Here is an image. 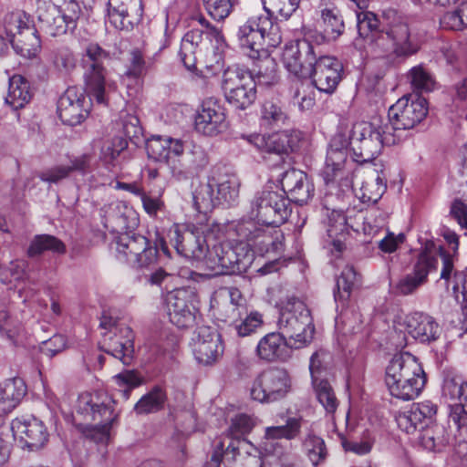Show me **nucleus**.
I'll list each match as a JSON object with an SVG mask.
<instances>
[{"label":"nucleus","mask_w":467,"mask_h":467,"mask_svg":"<svg viewBox=\"0 0 467 467\" xmlns=\"http://www.w3.org/2000/svg\"><path fill=\"white\" fill-rule=\"evenodd\" d=\"M36 16L42 29L56 36L76 28L81 7L76 0H37Z\"/></svg>","instance_id":"nucleus-7"},{"label":"nucleus","mask_w":467,"mask_h":467,"mask_svg":"<svg viewBox=\"0 0 467 467\" xmlns=\"http://www.w3.org/2000/svg\"><path fill=\"white\" fill-rule=\"evenodd\" d=\"M409 78L412 87L418 91L430 92L434 88L433 77L422 66L413 67L409 72Z\"/></svg>","instance_id":"nucleus-51"},{"label":"nucleus","mask_w":467,"mask_h":467,"mask_svg":"<svg viewBox=\"0 0 467 467\" xmlns=\"http://www.w3.org/2000/svg\"><path fill=\"white\" fill-rule=\"evenodd\" d=\"M282 192L288 196L289 202L299 205L306 203L313 196L314 186L302 171L291 169L283 173Z\"/></svg>","instance_id":"nucleus-31"},{"label":"nucleus","mask_w":467,"mask_h":467,"mask_svg":"<svg viewBox=\"0 0 467 467\" xmlns=\"http://www.w3.org/2000/svg\"><path fill=\"white\" fill-rule=\"evenodd\" d=\"M146 150L150 159L167 163L172 176L178 180L186 178L188 170L196 169L204 164L203 160L199 162L193 161L190 165H183L179 160H175L184 151L183 142L179 139L152 136L147 140Z\"/></svg>","instance_id":"nucleus-16"},{"label":"nucleus","mask_w":467,"mask_h":467,"mask_svg":"<svg viewBox=\"0 0 467 467\" xmlns=\"http://www.w3.org/2000/svg\"><path fill=\"white\" fill-rule=\"evenodd\" d=\"M425 383L426 377L420 363L408 352L394 355L385 368V384L390 395L397 399L414 400Z\"/></svg>","instance_id":"nucleus-3"},{"label":"nucleus","mask_w":467,"mask_h":467,"mask_svg":"<svg viewBox=\"0 0 467 467\" xmlns=\"http://www.w3.org/2000/svg\"><path fill=\"white\" fill-rule=\"evenodd\" d=\"M301 422L296 418H288L285 425L266 427L265 431V446L274 447L276 440H293L300 433Z\"/></svg>","instance_id":"nucleus-37"},{"label":"nucleus","mask_w":467,"mask_h":467,"mask_svg":"<svg viewBox=\"0 0 467 467\" xmlns=\"http://www.w3.org/2000/svg\"><path fill=\"white\" fill-rule=\"evenodd\" d=\"M31 99L28 82L20 75L12 77L9 80L8 92L5 101L14 109L23 108Z\"/></svg>","instance_id":"nucleus-38"},{"label":"nucleus","mask_w":467,"mask_h":467,"mask_svg":"<svg viewBox=\"0 0 467 467\" xmlns=\"http://www.w3.org/2000/svg\"><path fill=\"white\" fill-rule=\"evenodd\" d=\"M438 266L437 250L433 244H426L425 248L418 254L412 270L400 279L396 285V291L402 296L413 294L420 286L428 281V275L436 271Z\"/></svg>","instance_id":"nucleus-20"},{"label":"nucleus","mask_w":467,"mask_h":467,"mask_svg":"<svg viewBox=\"0 0 467 467\" xmlns=\"http://www.w3.org/2000/svg\"><path fill=\"white\" fill-rule=\"evenodd\" d=\"M404 326L407 333L421 343L437 340L441 332L439 324L432 317L420 312L407 316Z\"/></svg>","instance_id":"nucleus-33"},{"label":"nucleus","mask_w":467,"mask_h":467,"mask_svg":"<svg viewBox=\"0 0 467 467\" xmlns=\"http://www.w3.org/2000/svg\"><path fill=\"white\" fill-rule=\"evenodd\" d=\"M130 62L126 74L133 78L142 76L152 66V61L150 58L144 59L141 52L138 49L131 51Z\"/></svg>","instance_id":"nucleus-59"},{"label":"nucleus","mask_w":467,"mask_h":467,"mask_svg":"<svg viewBox=\"0 0 467 467\" xmlns=\"http://www.w3.org/2000/svg\"><path fill=\"white\" fill-rule=\"evenodd\" d=\"M192 351L198 363L210 366L223 356L224 347L221 335L211 327H199L192 338Z\"/></svg>","instance_id":"nucleus-22"},{"label":"nucleus","mask_w":467,"mask_h":467,"mask_svg":"<svg viewBox=\"0 0 467 467\" xmlns=\"http://www.w3.org/2000/svg\"><path fill=\"white\" fill-rule=\"evenodd\" d=\"M70 171L67 165H55L50 167L38 174L39 179L42 182L48 183H57L60 181L69 177Z\"/></svg>","instance_id":"nucleus-63"},{"label":"nucleus","mask_w":467,"mask_h":467,"mask_svg":"<svg viewBox=\"0 0 467 467\" xmlns=\"http://www.w3.org/2000/svg\"><path fill=\"white\" fill-rule=\"evenodd\" d=\"M243 138L260 151L278 155L287 154L290 150H294L297 142V136L289 131L275 132L272 134L253 133L244 135Z\"/></svg>","instance_id":"nucleus-30"},{"label":"nucleus","mask_w":467,"mask_h":467,"mask_svg":"<svg viewBox=\"0 0 467 467\" xmlns=\"http://www.w3.org/2000/svg\"><path fill=\"white\" fill-rule=\"evenodd\" d=\"M99 326L106 330L102 333L101 349L129 365L134 352V336L130 327L106 315L102 316Z\"/></svg>","instance_id":"nucleus-15"},{"label":"nucleus","mask_w":467,"mask_h":467,"mask_svg":"<svg viewBox=\"0 0 467 467\" xmlns=\"http://www.w3.org/2000/svg\"><path fill=\"white\" fill-rule=\"evenodd\" d=\"M109 58V53L96 43H89L83 54L85 67L84 79L86 92L90 99L99 104H106V69L104 61Z\"/></svg>","instance_id":"nucleus-17"},{"label":"nucleus","mask_w":467,"mask_h":467,"mask_svg":"<svg viewBox=\"0 0 467 467\" xmlns=\"http://www.w3.org/2000/svg\"><path fill=\"white\" fill-rule=\"evenodd\" d=\"M348 140L353 152V160L363 163L373 161L380 153L383 145H394L400 138V135L389 131V126L382 128L370 122L360 121L353 125Z\"/></svg>","instance_id":"nucleus-5"},{"label":"nucleus","mask_w":467,"mask_h":467,"mask_svg":"<svg viewBox=\"0 0 467 467\" xmlns=\"http://www.w3.org/2000/svg\"><path fill=\"white\" fill-rule=\"evenodd\" d=\"M291 389L292 381L287 370L271 367L255 376L250 388V396L255 401L268 404L284 400Z\"/></svg>","instance_id":"nucleus-12"},{"label":"nucleus","mask_w":467,"mask_h":467,"mask_svg":"<svg viewBox=\"0 0 467 467\" xmlns=\"http://www.w3.org/2000/svg\"><path fill=\"white\" fill-rule=\"evenodd\" d=\"M287 113L282 102L277 99H265L261 106L260 120L266 127L279 126L285 123Z\"/></svg>","instance_id":"nucleus-39"},{"label":"nucleus","mask_w":467,"mask_h":467,"mask_svg":"<svg viewBox=\"0 0 467 467\" xmlns=\"http://www.w3.org/2000/svg\"><path fill=\"white\" fill-rule=\"evenodd\" d=\"M289 346L285 336L279 332H271L263 337L256 347L259 358L274 362L286 358V348Z\"/></svg>","instance_id":"nucleus-34"},{"label":"nucleus","mask_w":467,"mask_h":467,"mask_svg":"<svg viewBox=\"0 0 467 467\" xmlns=\"http://www.w3.org/2000/svg\"><path fill=\"white\" fill-rule=\"evenodd\" d=\"M348 140L342 132L336 133L328 145L322 176L327 184L336 182L344 173V166L348 159Z\"/></svg>","instance_id":"nucleus-25"},{"label":"nucleus","mask_w":467,"mask_h":467,"mask_svg":"<svg viewBox=\"0 0 467 467\" xmlns=\"http://www.w3.org/2000/svg\"><path fill=\"white\" fill-rule=\"evenodd\" d=\"M358 273L352 265H346L337 280V291L334 292L335 300L346 302L358 281Z\"/></svg>","instance_id":"nucleus-45"},{"label":"nucleus","mask_w":467,"mask_h":467,"mask_svg":"<svg viewBox=\"0 0 467 467\" xmlns=\"http://www.w3.org/2000/svg\"><path fill=\"white\" fill-rule=\"evenodd\" d=\"M307 456L314 465L323 462L327 454L325 441L316 435H308L305 441Z\"/></svg>","instance_id":"nucleus-54"},{"label":"nucleus","mask_w":467,"mask_h":467,"mask_svg":"<svg viewBox=\"0 0 467 467\" xmlns=\"http://www.w3.org/2000/svg\"><path fill=\"white\" fill-rule=\"evenodd\" d=\"M254 259V253L243 239L213 244L208 252L206 265L216 274L234 275L246 272Z\"/></svg>","instance_id":"nucleus-8"},{"label":"nucleus","mask_w":467,"mask_h":467,"mask_svg":"<svg viewBox=\"0 0 467 467\" xmlns=\"http://www.w3.org/2000/svg\"><path fill=\"white\" fill-rule=\"evenodd\" d=\"M113 379L125 400L129 399L130 390L141 383L140 378L133 370H125Z\"/></svg>","instance_id":"nucleus-57"},{"label":"nucleus","mask_w":467,"mask_h":467,"mask_svg":"<svg viewBox=\"0 0 467 467\" xmlns=\"http://www.w3.org/2000/svg\"><path fill=\"white\" fill-rule=\"evenodd\" d=\"M294 99L301 110L311 109L316 103L315 92L311 84L297 83L294 94Z\"/></svg>","instance_id":"nucleus-56"},{"label":"nucleus","mask_w":467,"mask_h":467,"mask_svg":"<svg viewBox=\"0 0 467 467\" xmlns=\"http://www.w3.org/2000/svg\"><path fill=\"white\" fill-rule=\"evenodd\" d=\"M228 128L223 106L215 98H207L202 102L195 118V129L210 137L217 136Z\"/></svg>","instance_id":"nucleus-23"},{"label":"nucleus","mask_w":467,"mask_h":467,"mask_svg":"<svg viewBox=\"0 0 467 467\" xmlns=\"http://www.w3.org/2000/svg\"><path fill=\"white\" fill-rule=\"evenodd\" d=\"M94 156L91 153H83L78 156H75L69 160L70 174L72 172H78L81 175H87L91 171L94 163Z\"/></svg>","instance_id":"nucleus-62"},{"label":"nucleus","mask_w":467,"mask_h":467,"mask_svg":"<svg viewBox=\"0 0 467 467\" xmlns=\"http://www.w3.org/2000/svg\"><path fill=\"white\" fill-rule=\"evenodd\" d=\"M85 97L78 93L74 88H69L60 97L57 103V112L61 121L67 125L81 123L88 114V108L84 107Z\"/></svg>","instance_id":"nucleus-32"},{"label":"nucleus","mask_w":467,"mask_h":467,"mask_svg":"<svg viewBox=\"0 0 467 467\" xmlns=\"http://www.w3.org/2000/svg\"><path fill=\"white\" fill-rule=\"evenodd\" d=\"M437 411V404L431 400H422L413 403L407 412L399 414L396 421L400 430L412 433L435 424Z\"/></svg>","instance_id":"nucleus-28"},{"label":"nucleus","mask_w":467,"mask_h":467,"mask_svg":"<svg viewBox=\"0 0 467 467\" xmlns=\"http://www.w3.org/2000/svg\"><path fill=\"white\" fill-rule=\"evenodd\" d=\"M4 26L16 54L26 57H36L41 49V41L31 16L22 10L5 15Z\"/></svg>","instance_id":"nucleus-9"},{"label":"nucleus","mask_w":467,"mask_h":467,"mask_svg":"<svg viewBox=\"0 0 467 467\" xmlns=\"http://www.w3.org/2000/svg\"><path fill=\"white\" fill-rule=\"evenodd\" d=\"M386 190V181L379 174H376V176L362 183L360 198L363 202L376 203L382 197Z\"/></svg>","instance_id":"nucleus-48"},{"label":"nucleus","mask_w":467,"mask_h":467,"mask_svg":"<svg viewBox=\"0 0 467 467\" xmlns=\"http://www.w3.org/2000/svg\"><path fill=\"white\" fill-rule=\"evenodd\" d=\"M26 393V384L20 378H13L1 382L0 416L14 410ZM3 436L4 431L0 429V463L5 462L9 455V441Z\"/></svg>","instance_id":"nucleus-24"},{"label":"nucleus","mask_w":467,"mask_h":467,"mask_svg":"<svg viewBox=\"0 0 467 467\" xmlns=\"http://www.w3.org/2000/svg\"><path fill=\"white\" fill-rule=\"evenodd\" d=\"M202 41V31L192 29L182 39L180 55L184 66L188 68L195 64V54Z\"/></svg>","instance_id":"nucleus-44"},{"label":"nucleus","mask_w":467,"mask_h":467,"mask_svg":"<svg viewBox=\"0 0 467 467\" xmlns=\"http://www.w3.org/2000/svg\"><path fill=\"white\" fill-rule=\"evenodd\" d=\"M264 9L270 17L276 14L285 19L289 18L299 7L300 0H262Z\"/></svg>","instance_id":"nucleus-50"},{"label":"nucleus","mask_w":467,"mask_h":467,"mask_svg":"<svg viewBox=\"0 0 467 467\" xmlns=\"http://www.w3.org/2000/svg\"><path fill=\"white\" fill-rule=\"evenodd\" d=\"M285 67L298 78H312L320 92L332 94L341 80L342 64L334 57H317L314 46L306 39L285 45L282 53Z\"/></svg>","instance_id":"nucleus-2"},{"label":"nucleus","mask_w":467,"mask_h":467,"mask_svg":"<svg viewBox=\"0 0 467 467\" xmlns=\"http://www.w3.org/2000/svg\"><path fill=\"white\" fill-rule=\"evenodd\" d=\"M279 331L288 337L290 348H302L311 342L314 326L306 304L295 296L282 303L278 318Z\"/></svg>","instance_id":"nucleus-6"},{"label":"nucleus","mask_w":467,"mask_h":467,"mask_svg":"<svg viewBox=\"0 0 467 467\" xmlns=\"http://www.w3.org/2000/svg\"><path fill=\"white\" fill-rule=\"evenodd\" d=\"M109 21L119 30H131L142 16L140 0H109Z\"/></svg>","instance_id":"nucleus-29"},{"label":"nucleus","mask_w":467,"mask_h":467,"mask_svg":"<svg viewBox=\"0 0 467 467\" xmlns=\"http://www.w3.org/2000/svg\"><path fill=\"white\" fill-rule=\"evenodd\" d=\"M110 400H101L99 395L83 393L78 399L75 421L83 433L103 442L109 439V429L116 419Z\"/></svg>","instance_id":"nucleus-4"},{"label":"nucleus","mask_w":467,"mask_h":467,"mask_svg":"<svg viewBox=\"0 0 467 467\" xmlns=\"http://www.w3.org/2000/svg\"><path fill=\"white\" fill-rule=\"evenodd\" d=\"M256 73V86L271 87L278 83L277 65L274 58L265 57L260 60Z\"/></svg>","instance_id":"nucleus-49"},{"label":"nucleus","mask_w":467,"mask_h":467,"mask_svg":"<svg viewBox=\"0 0 467 467\" xmlns=\"http://www.w3.org/2000/svg\"><path fill=\"white\" fill-rule=\"evenodd\" d=\"M292 212L287 195L282 191L265 189L251 202L250 219L265 225L279 226Z\"/></svg>","instance_id":"nucleus-11"},{"label":"nucleus","mask_w":467,"mask_h":467,"mask_svg":"<svg viewBox=\"0 0 467 467\" xmlns=\"http://www.w3.org/2000/svg\"><path fill=\"white\" fill-rule=\"evenodd\" d=\"M222 89L226 101L238 109H245L256 99V81L240 67H228L223 73Z\"/></svg>","instance_id":"nucleus-14"},{"label":"nucleus","mask_w":467,"mask_h":467,"mask_svg":"<svg viewBox=\"0 0 467 467\" xmlns=\"http://www.w3.org/2000/svg\"><path fill=\"white\" fill-rule=\"evenodd\" d=\"M450 406L449 421L452 422L459 431H467V407L462 402Z\"/></svg>","instance_id":"nucleus-64"},{"label":"nucleus","mask_w":467,"mask_h":467,"mask_svg":"<svg viewBox=\"0 0 467 467\" xmlns=\"http://www.w3.org/2000/svg\"><path fill=\"white\" fill-rule=\"evenodd\" d=\"M391 20L379 29V21L372 12L361 11L357 14L359 36L368 37L369 47L378 57L393 59H407L420 49L419 35L401 17L393 12L388 14Z\"/></svg>","instance_id":"nucleus-1"},{"label":"nucleus","mask_w":467,"mask_h":467,"mask_svg":"<svg viewBox=\"0 0 467 467\" xmlns=\"http://www.w3.org/2000/svg\"><path fill=\"white\" fill-rule=\"evenodd\" d=\"M236 36L240 47L247 50L252 58L259 57L266 38L269 46H276L281 41L278 27L268 15L249 17L239 26Z\"/></svg>","instance_id":"nucleus-10"},{"label":"nucleus","mask_w":467,"mask_h":467,"mask_svg":"<svg viewBox=\"0 0 467 467\" xmlns=\"http://www.w3.org/2000/svg\"><path fill=\"white\" fill-rule=\"evenodd\" d=\"M263 316L257 311H248L245 309V314L240 317L233 325L236 333L240 337H247L254 333L257 328L263 325Z\"/></svg>","instance_id":"nucleus-46"},{"label":"nucleus","mask_w":467,"mask_h":467,"mask_svg":"<svg viewBox=\"0 0 467 467\" xmlns=\"http://www.w3.org/2000/svg\"><path fill=\"white\" fill-rule=\"evenodd\" d=\"M236 3L237 0H203L207 13L216 21L225 19Z\"/></svg>","instance_id":"nucleus-53"},{"label":"nucleus","mask_w":467,"mask_h":467,"mask_svg":"<svg viewBox=\"0 0 467 467\" xmlns=\"http://www.w3.org/2000/svg\"><path fill=\"white\" fill-rule=\"evenodd\" d=\"M170 321L179 328H187L195 322L197 295L194 288L182 287L167 296Z\"/></svg>","instance_id":"nucleus-21"},{"label":"nucleus","mask_w":467,"mask_h":467,"mask_svg":"<svg viewBox=\"0 0 467 467\" xmlns=\"http://www.w3.org/2000/svg\"><path fill=\"white\" fill-rule=\"evenodd\" d=\"M419 431L420 443L428 451H439L448 442L446 431L441 425L435 423Z\"/></svg>","instance_id":"nucleus-42"},{"label":"nucleus","mask_w":467,"mask_h":467,"mask_svg":"<svg viewBox=\"0 0 467 467\" xmlns=\"http://www.w3.org/2000/svg\"><path fill=\"white\" fill-rule=\"evenodd\" d=\"M254 426V421L252 417L246 414H239L232 420L229 431L234 438L239 439L241 436L248 434Z\"/></svg>","instance_id":"nucleus-61"},{"label":"nucleus","mask_w":467,"mask_h":467,"mask_svg":"<svg viewBox=\"0 0 467 467\" xmlns=\"http://www.w3.org/2000/svg\"><path fill=\"white\" fill-rule=\"evenodd\" d=\"M121 205L118 202L110 203L103 208L105 213V227L112 232H119L125 228L126 219L120 213Z\"/></svg>","instance_id":"nucleus-55"},{"label":"nucleus","mask_w":467,"mask_h":467,"mask_svg":"<svg viewBox=\"0 0 467 467\" xmlns=\"http://www.w3.org/2000/svg\"><path fill=\"white\" fill-rule=\"evenodd\" d=\"M128 147V140L122 136H115L104 143L101 154L106 162H113Z\"/></svg>","instance_id":"nucleus-58"},{"label":"nucleus","mask_w":467,"mask_h":467,"mask_svg":"<svg viewBox=\"0 0 467 467\" xmlns=\"http://www.w3.org/2000/svg\"><path fill=\"white\" fill-rule=\"evenodd\" d=\"M316 394L318 401L322 404L327 413H334L337 408L338 401L335 393L327 380H321L315 384Z\"/></svg>","instance_id":"nucleus-52"},{"label":"nucleus","mask_w":467,"mask_h":467,"mask_svg":"<svg viewBox=\"0 0 467 467\" xmlns=\"http://www.w3.org/2000/svg\"><path fill=\"white\" fill-rule=\"evenodd\" d=\"M320 13L324 36L327 40H336L345 28L339 10L337 7H325Z\"/></svg>","instance_id":"nucleus-40"},{"label":"nucleus","mask_w":467,"mask_h":467,"mask_svg":"<svg viewBox=\"0 0 467 467\" xmlns=\"http://www.w3.org/2000/svg\"><path fill=\"white\" fill-rule=\"evenodd\" d=\"M116 251L119 260L136 267H148L157 261V248L140 234H121L116 240Z\"/></svg>","instance_id":"nucleus-19"},{"label":"nucleus","mask_w":467,"mask_h":467,"mask_svg":"<svg viewBox=\"0 0 467 467\" xmlns=\"http://www.w3.org/2000/svg\"><path fill=\"white\" fill-rule=\"evenodd\" d=\"M45 252L64 254L67 252L65 244L57 237L51 234H36L30 241L26 250V255L35 258Z\"/></svg>","instance_id":"nucleus-36"},{"label":"nucleus","mask_w":467,"mask_h":467,"mask_svg":"<svg viewBox=\"0 0 467 467\" xmlns=\"http://www.w3.org/2000/svg\"><path fill=\"white\" fill-rule=\"evenodd\" d=\"M53 63L56 68L62 73H69L76 67L75 56L67 47H62L56 51Z\"/></svg>","instance_id":"nucleus-60"},{"label":"nucleus","mask_w":467,"mask_h":467,"mask_svg":"<svg viewBox=\"0 0 467 467\" xmlns=\"http://www.w3.org/2000/svg\"><path fill=\"white\" fill-rule=\"evenodd\" d=\"M212 180L219 204L231 205L237 201L240 182L234 174H223L217 169L213 171Z\"/></svg>","instance_id":"nucleus-35"},{"label":"nucleus","mask_w":467,"mask_h":467,"mask_svg":"<svg viewBox=\"0 0 467 467\" xmlns=\"http://www.w3.org/2000/svg\"><path fill=\"white\" fill-rule=\"evenodd\" d=\"M219 303L237 306L236 309L242 312L247 308L244 297L236 287H223L216 291L211 300L212 307Z\"/></svg>","instance_id":"nucleus-47"},{"label":"nucleus","mask_w":467,"mask_h":467,"mask_svg":"<svg viewBox=\"0 0 467 467\" xmlns=\"http://www.w3.org/2000/svg\"><path fill=\"white\" fill-rule=\"evenodd\" d=\"M11 431L15 440L29 451L42 449L48 440V433L43 422L36 418L15 419L11 423Z\"/></svg>","instance_id":"nucleus-26"},{"label":"nucleus","mask_w":467,"mask_h":467,"mask_svg":"<svg viewBox=\"0 0 467 467\" xmlns=\"http://www.w3.org/2000/svg\"><path fill=\"white\" fill-rule=\"evenodd\" d=\"M427 113L428 106L425 99L403 96L389 109V131L413 129L426 118Z\"/></svg>","instance_id":"nucleus-18"},{"label":"nucleus","mask_w":467,"mask_h":467,"mask_svg":"<svg viewBox=\"0 0 467 467\" xmlns=\"http://www.w3.org/2000/svg\"><path fill=\"white\" fill-rule=\"evenodd\" d=\"M270 225L254 220H242L235 227L239 239L249 244L251 251L259 254H280L284 251V234Z\"/></svg>","instance_id":"nucleus-13"},{"label":"nucleus","mask_w":467,"mask_h":467,"mask_svg":"<svg viewBox=\"0 0 467 467\" xmlns=\"http://www.w3.org/2000/svg\"><path fill=\"white\" fill-rule=\"evenodd\" d=\"M166 400V392L161 387L155 386L139 400L134 406V410L138 414H149L160 411L164 408Z\"/></svg>","instance_id":"nucleus-41"},{"label":"nucleus","mask_w":467,"mask_h":467,"mask_svg":"<svg viewBox=\"0 0 467 467\" xmlns=\"http://www.w3.org/2000/svg\"><path fill=\"white\" fill-rule=\"evenodd\" d=\"M172 241L177 252L186 258L203 260L208 258L211 251L209 240L198 230L180 231L176 226L173 232Z\"/></svg>","instance_id":"nucleus-27"},{"label":"nucleus","mask_w":467,"mask_h":467,"mask_svg":"<svg viewBox=\"0 0 467 467\" xmlns=\"http://www.w3.org/2000/svg\"><path fill=\"white\" fill-rule=\"evenodd\" d=\"M193 204L200 213H206L219 204L216 199L212 176L208 182L200 183L192 192Z\"/></svg>","instance_id":"nucleus-43"}]
</instances>
